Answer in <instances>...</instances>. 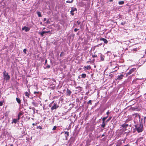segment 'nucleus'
Instances as JSON below:
<instances>
[{"instance_id": "obj_51", "label": "nucleus", "mask_w": 146, "mask_h": 146, "mask_svg": "<svg viewBox=\"0 0 146 146\" xmlns=\"http://www.w3.org/2000/svg\"><path fill=\"white\" fill-rule=\"evenodd\" d=\"M10 146H13V144H11L10 145Z\"/></svg>"}, {"instance_id": "obj_43", "label": "nucleus", "mask_w": 146, "mask_h": 146, "mask_svg": "<svg viewBox=\"0 0 146 146\" xmlns=\"http://www.w3.org/2000/svg\"><path fill=\"white\" fill-rule=\"evenodd\" d=\"M3 105V103L1 102H0V106H1Z\"/></svg>"}, {"instance_id": "obj_48", "label": "nucleus", "mask_w": 146, "mask_h": 146, "mask_svg": "<svg viewBox=\"0 0 146 146\" xmlns=\"http://www.w3.org/2000/svg\"><path fill=\"white\" fill-rule=\"evenodd\" d=\"M77 23H78V25H79L80 23V22H79L78 21H77Z\"/></svg>"}, {"instance_id": "obj_6", "label": "nucleus", "mask_w": 146, "mask_h": 146, "mask_svg": "<svg viewBox=\"0 0 146 146\" xmlns=\"http://www.w3.org/2000/svg\"><path fill=\"white\" fill-rule=\"evenodd\" d=\"M136 70L135 68H133L131 69L129 72L127 73V75H129L131 74L133 72L135 71Z\"/></svg>"}, {"instance_id": "obj_9", "label": "nucleus", "mask_w": 146, "mask_h": 146, "mask_svg": "<svg viewBox=\"0 0 146 146\" xmlns=\"http://www.w3.org/2000/svg\"><path fill=\"white\" fill-rule=\"evenodd\" d=\"M77 10L75 8H73L72 9L71 11H70V14L72 15H74V13H73V12L75 11H76Z\"/></svg>"}, {"instance_id": "obj_19", "label": "nucleus", "mask_w": 146, "mask_h": 146, "mask_svg": "<svg viewBox=\"0 0 146 146\" xmlns=\"http://www.w3.org/2000/svg\"><path fill=\"white\" fill-rule=\"evenodd\" d=\"M37 14L38 15V17H42L41 13L39 11L37 12Z\"/></svg>"}, {"instance_id": "obj_5", "label": "nucleus", "mask_w": 146, "mask_h": 146, "mask_svg": "<svg viewBox=\"0 0 146 146\" xmlns=\"http://www.w3.org/2000/svg\"><path fill=\"white\" fill-rule=\"evenodd\" d=\"M30 29V28L26 26H24L22 28V30H25V31L26 32H28L29 31Z\"/></svg>"}, {"instance_id": "obj_54", "label": "nucleus", "mask_w": 146, "mask_h": 146, "mask_svg": "<svg viewBox=\"0 0 146 146\" xmlns=\"http://www.w3.org/2000/svg\"><path fill=\"white\" fill-rule=\"evenodd\" d=\"M31 108H31V106H30V107H29V108L30 109H31Z\"/></svg>"}, {"instance_id": "obj_27", "label": "nucleus", "mask_w": 146, "mask_h": 146, "mask_svg": "<svg viewBox=\"0 0 146 146\" xmlns=\"http://www.w3.org/2000/svg\"><path fill=\"white\" fill-rule=\"evenodd\" d=\"M96 52H94V54L92 55V57L93 58H95V57H97V55H96V54H95V53Z\"/></svg>"}, {"instance_id": "obj_11", "label": "nucleus", "mask_w": 146, "mask_h": 146, "mask_svg": "<svg viewBox=\"0 0 146 146\" xmlns=\"http://www.w3.org/2000/svg\"><path fill=\"white\" fill-rule=\"evenodd\" d=\"M84 70H89L91 69V66L90 65L88 66H84Z\"/></svg>"}, {"instance_id": "obj_61", "label": "nucleus", "mask_w": 146, "mask_h": 146, "mask_svg": "<svg viewBox=\"0 0 146 146\" xmlns=\"http://www.w3.org/2000/svg\"><path fill=\"white\" fill-rule=\"evenodd\" d=\"M146 95V93H145V94H144V95Z\"/></svg>"}, {"instance_id": "obj_58", "label": "nucleus", "mask_w": 146, "mask_h": 146, "mask_svg": "<svg viewBox=\"0 0 146 146\" xmlns=\"http://www.w3.org/2000/svg\"><path fill=\"white\" fill-rule=\"evenodd\" d=\"M78 78H80V76H78Z\"/></svg>"}, {"instance_id": "obj_33", "label": "nucleus", "mask_w": 146, "mask_h": 146, "mask_svg": "<svg viewBox=\"0 0 146 146\" xmlns=\"http://www.w3.org/2000/svg\"><path fill=\"white\" fill-rule=\"evenodd\" d=\"M36 128L37 129H42V127L40 126H37V127Z\"/></svg>"}, {"instance_id": "obj_12", "label": "nucleus", "mask_w": 146, "mask_h": 146, "mask_svg": "<svg viewBox=\"0 0 146 146\" xmlns=\"http://www.w3.org/2000/svg\"><path fill=\"white\" fill-rule=\"evenodd\" d=\"M65 134L66 135L65 137H66V140H67V137H68L69 135V132L67 131H65L64 132Z\"/></svg>"}, {"instance_id": "obj_59", "label": "nucleus", "mask_w": 146, "mask_h": 146, "mask_svg": "<svg viewBox=\"0 0 146 146\" xmlns=\"http://www.w3.org/2000/svg\"><path fill=\"white\" fill-rule=\"evenodd\" d=\"M22 1H25V0H22Z\"/></svg>"}, {"instance_id": "obj_42", "label": "nucleus", "mask_w": 146, "mask_h": 146, "mask_svg": "<svg viewBox=\"0 0 146 146\" xmlns=\"http://www.w3.org/2000/svg\"><path fill=\"white\" fill-rule=\"evenodd\" d=\"M50 32V31H45V33H49Z\"/></svg>"}, {"instance_id": "obj_22", "label": "nucleus", "mask_w": 146, "mask_h": 146, "mask_svg": "<svg viewBox=\"0 0 146 146\" xmlns=\"http://www.w3.org/2000/svg\"><path fill=\"white\" fill-rule=\"evenodd\" d=\"M118 3L119 5H122L124 3V2L123 1H121L119 2Z\"/></svg>"}, {"instance_id": "obj_34", "label": "nucleus", "mask_w": 146, "mask_h": 146, "mask_svg": "<svg viewBox=\"0 0 146 146\" xmlns=\"http://www.w3.org/2000/svg\"><path fill=\"white\" fill-rule=\"evenodd\" d=\"M20 119V116H18H18H17V119L18 121H19V120Z\"/></svg>"}, {"instance_id": "obj_17", "label": "nucleus", "mask_w": 146, "mask_h": 146, "mask_svg": "<svg viewBox=\"0 0 146 146\" xmlns=\"http://www.w3.org/2000/svg\"><path fill=\"white\" fill-rule=\"evenodd\" d=\"M16 100L17 102H18V103L19 104H20L21 103V100L19 98H18L17 97V98H16Z\"/></svg>"}, {"instance_id": "obj_50", "label": "nucleus", "mask_w": 146, "mask_h": 146, "mask_svg": "<svg viewBox=\"0 0 146 146\" xmlns=\"http://www.w3.org/2000/svg\"><path fill=\"white\" fill-rule=\"evenodd\" d=\"M108 115H107V116L106 117H104L106 118V119L107 118H108Z\"/></svg>"}, {"instance_id": "obj_38", "label": "nucleus", "mask_w": 146, "mask_h": 146, "mask_svg": "<svg viewBox=\"0 0 146 146\" xmlns=\"http://www.w3.org/2000/svg\"><path fill=\"white\" fill-rule=\"evenodd\" d=\"M106 119V118L104 117H103L102 119V121H105Z\"/></svg>"}, {"instance_id": "obj_56", "label": "nucleus", "mask_w": 146, "mask_h": 146, "mask_svg": "<svg viewBox=\"0 0 146 146\" xmlns=\"http://www.w3.org/2000/svg\"><path fill=\"white\" fill-rule=\"evenodd\" d=\"M134 50H136L137 49L136 48H135V49H134Z\"/></svg>"}, {"instance_id": "obj_44", "label": "nucleus", "mask_w": 146, "mask_h": 146, "mask_svg": "<svg viewBox=\"0 0 146 146\" xmlns=\"http://www.w3.org/2000/svg\"><path fill=\"white\" fill-rule=\"evenodd\" d=\"M47 60H45V64H47Z\"/></svg>"}, {"instance_id": "obj_41", "label": "nucleus", "mask_w": 146, "mask_h": 146, "mask_svg": "<svg viewBox=\"0 0 146 146\" xmlns=\"http://www.w3.org/2000/svg\"><path fill=\"white\" fill-rule=\"evenodd\" d=\"M50 67V65H47L46 66V68H49Z\"/></svg>"}, {"instance_id": "obj_55", "label": "nucleus", "mask_w": 146, "mask_h": 146, "mask_svg": "<svg viewBox=\"0 0 146 146\" xmlns=\"http://www.w3.org/2000/svg\"><path fill=\"white\" fill-rule=\"evenodd\" d=\"M104 136V134H103V135H102V137Z\"/></svg>"}, {"instance_id": "obj_47", "label": "nucleus", "mask_w": 146, "mask_h": 146, "mask_svg": "<svg viewBox=\"0 0 146 146\" xmlns=\"http://www.w3.org/2000/svg\"><path fill=\"white\" fill-rule=\"evenodd\" d=\"M46 18H44V19L43 21H46Z\"/></svg>"}, {"instance_id": "obj_49", "label": "nucleus", "mask_w": 146, "mask_h": 146, "mask_svg": "<svg viewBox=\"0 0 146 146\" xmlns=\"http://www.w3.org/2000/svg\"><path fill=\"white\" fill-rule=\"evenodd\" d=\"M34 94H36V93H38V92H34Z\"/></svg>"}, {"instance_id": "obj_31", "label": "nucleus", "mask_w": 146, "mask_h": 146, "mask_svg": "<svg viewBox=\"0 0 146 146\" xmlns=\"http://www.w3.org/2000/svg\"><path fill=\"white\" fill-rule=\"evenodd\" d=\"M27 49H24L23 50V52H24V53L25 54H26V51H27Z\"/></svg>"}, {"instance_id": "obj_35", "label": "nucleus", "mask_w": 146, "mask_h": 146, "mask_svg": "<svg viewBox=\"0 0 146 146\" xmlns=\"http://www.w3.org/2000/svg\"><path fill=\"white\" fill-rule=\"evenodd\" d=\"M31 109L33 111H34V112L35 113V108H34L33 107L32 108H31Z\"/></svg>"}, {"instance_id": "obj_40", "label": "nucleus", "mask_w": 146, "mask_h": 146, "mask_svg": "<svg viewBox=\"0 0 146 146\" xmlns=\"http://www.w3.org/2000/svg\"><path fill=\"white\" fill-rule=\"evenodd\" d=\"M32 103L34 106H36V103L34 102H33Z\"/></svg>"}, {"instance_id": "obj_15", "label": "nucleus", "mask_w": 146, "mask_h": 146, "mask_svg": "<svg viewBox=\"0 0 146 146\" xmlns=\"http://www.w3.org/2000/svg\"><path fill=\"white\" fill-rule=\"evenodd\" d=\"M66 93L67 95L70 96L72 93L71 91L69 89H67L66 91Z\"/></svg>"}, {"instance_id": "obj_62", "label": "nucleus", "mask_w": 146, "mask_h": 146, "mask_svg": "<svg viewBox=\"0 0 146 146\" xmlns=\"http://www.w3.org/2000/svg\"><path fill=\"white\" fill-rule=\"evenodd\" d=\"M129 126H131V125L130 124Z\"/></svg>"}, {"instance_id": "obj_8", "label": "nucleus", "mask_w": 146, "mask_h": 146, "mask_svg": "<svg viewBox=\"0 0 146 146\" xmlns=\"http://www.w3.org/2000/svg\"><path fill=\"white\" fill-rule=\"evenodd\" d=\"M99 54L100 55V57L101 58V60L102 61H103L104 60L105 56L104 55H103L101 53H100Z\"/></svg>"}, {"instance_id": "obj_63", "label": "nucleus", "mask_w": 146, "mask_h": 146, "mask_svg": "<svg viewBox=\"0 0 146 146\" xmlns=\"http://www.w3.org/2000/svg\"><path fill=\"white\" fill-rule=\"evenodd\" d=\"M47 23H48V21H47Z\"/></svg>"}, {"instance_id": "obj_16", "label": "nucleus", "mask_w": 146, "mask_h": 146, "mask_svg": "<svg viewBox=\"0 0 146 146\" xmlns=\"http://www.w3.org/2000/svg\"><path fill=\"white\" fill-rule=\"evenodd\" d=\"M39 34H40L41 36L42 37L44 36V34L45 33V31H42V32H39L38 33Z\"/></svg>"}, {"instance_id": "obj_13", "label": "nucleus", "mask_w": 146, "mask_h": 146, "mask_svg": "<svg viewBox=\"0 0 146 146\" xmlns=\"http://www.w3.org/2000/svg\"><path fill=\"white\" fill-rule=\"evenodd\" d=\"M129 126V125L128 124H123L121 126L123 128H126L127 127Z\"/></svg>"}, {"instance_id": "obj_21", "label": "nucleus", "mask_w": 146, "mask_h": 146, "mask_svg": "<svg viewBox=\"0 0 146 146\" xmlns=\"http://www.w3.org/2000/svg\"><path fill=\"white\" fill-rule=\"evenodd\" d=\"M65 55V53L63 52H61L60 54V57H62V56H64Z\"/></svg>"}, {"instance_id": "obj_20", "label": "nucleus", "mask_w": 146, "mask_h": 146, "mask_svg": "<svg viewBox=\"0 0 146 146\" xmlns=\"http://www.w3.org/2000/svg\"><path fill=\"white\" fill-rule=\"evenodd\" d=\"M82 78H84L86 77V74H82L81 75Z\"/></svg>"}, {"instance_id": "obj_46", "label": "nucleus", "mask_w": 146, "mask_h": 146, "mask_svg": "<svg viewBox=\"0 0 146 146\" xmlns=\"http://www.w3.org/2000/svg\"><path fill=\"white\" fill-rule=\"evenodd\" d=\"M100 45V44H99L97 45H96L94 46V47H98L99 45Z\"/></svg>"}, {"instance_id": "obj_2", "label": "nucleus", "mask_w": 146, "mask_h": 146, "mask_svg": "<svg viewBox=\"0 0 146 146\" xmlns=\"http://www.w3.org/2000/svg\"><path fill=\"white\" fill-rule=\"evenodd\" d=\"M4 79L7 80H9L10 79V76L8 75V73H7L6 71H4L3 72Z\"/></svg>"}, {"instance_id": "obj_32", "label": "nucleus", "mask_w": 146, "mask_h": 146, "mask_svg": "<svg viewBox=\"0 0 146 146\" xmlns=\"http://www.w3.org/2000/svg\"><path fill=\"white\" fill-rule=\"evenodd\" d=\"M73 0H72L71 1H66V2L67 3H72L73 2Z\"/></svg>"}, {"instance_id": "obj_1", "label": "nucleus", "mask_w": 146, "mask_h": 146, "mask_svg": "<svg viewBox=\"0 0 146 146\" xmlns=\"http://www.w3.org/2000/svg\"><path fill=\"white\" fill-rule=\"evenodd\" d=\"M135 129L138 133L141 132L143 131V125L139 124H137L135 125Z\"/></svg>"}, {"instance_id": "obj_37", "label": "nucleus", "mask_w": 146, "mask_h": 146, "mask_svg": "<svg viewBox=\"0 0 146 146\" xmlns=\"http://www.w3.org/2000/svg\"><path fill=\"white\" fill-rule=\"evenodd\" d=\"M56 126H54V127H53V128L52 129V130H55L56 129Z\"/></svg>"}, {"instance_id": "obj_24", "label": "nucleus", "mask_w": 146, "mask_h": 146, "mask_svg": "<svg viewBox=\"0 0 146 146\" xmlns=\"http://www.w3.org/2000/svg\"><path fill=\"white\" fill-rule=\"evenodd\" d=\"M23 112H20L18 114V115L21 116L23 115Z\"/></svg>"}, {"instance_id": "obj_36", "label": "nucleus", "mask_w": 146, "mask_h": 146, "mask_svg": "<svg viewBox=\"0 0 146 146\" xmlns=\"http://www.w3.org/2000/svg\"><path fill=\"white\" fill-rule=\"evenodd\" d=\"M146 119V117H144V120H143L144 123H145Z\"/></svg>"}, {"instance_id": "obj_29", "label": "nucleus", "mask_w": 146, "mask_h": 146, "mask_svg": "<svg viewBox=\"0 0 146 146\" xmlns=\"http://www.w3.org/2000/svg\"><path fill=\"white\" fill-rule=\"evenodd\" d=\"M143 118H141V121H140V124H141V125H143Z\"/></svg>"}, {"instance_id": "obj_39", "label": "nucleus", "mask_w": 146, "mask_h": 146, "mask_svg": "<svg viewBox=\"0 0 146 146\" xmlns=\"http://www.w3.org/2000/svg\"><path fill=\"white\" fill-rule=\"evenodd\" d=\"M79 30V29H76V28H75L74 29V31L75 32H76L78 30Z\"/></svg>"}, {"instance_id": "obj_23", "label": "nucleus", "mask_w": 146, "mask_h": 146, "mask_svg": "<svg viewBox=\"0 0 146 146\" xmlns=\"http://www.w3.org/2000/svg\"><path fill=\"white\" fill-rule=\"evenodd\" d=\"M112 118V117L111 116H110L109 117V119H107L106 121V122H108V121H109Z\"/></svg>"}, {"instance_id": "obj_25", "label": "nucleus", "mask_w": 146, "mask_h": 146, "mask_svg": "<svg viewBox=\"0 0 146 146\" xmlns=\"http://www.w3.org/2000/svg\"><path fill=\"white\" fill-rule=\"evenodd\" d=\"M92 101L91 100H89V101L88 102L87 104L88 105L90 104V105H91L92 104Z\"/></svg>"}, {"instance_id": "obj_14", "label": "nucleus", "mask_w": 146, "mask_h": 146, "mask_svg": "<svg viewBox=\"0 0 146 146\" xmlns=\"http://www.w3.org/2000/svg\"><path fill=\"white\" fill-rule=\"evenodd\" d=\"M18 121L17 119H13L12 121L11 122L12 124L15 123L16 124Z\"/></svg>"}, {"instance_id": "obj_53", "label": "nucleus", "mask_w": 146, "mask_h": 146, "mask_svg": "<svg viewBox=\"0 0 146 146\" xmlns=\"http://www.w3.org/2000/svg\"><path fill=\"white\" fill-rule=\"evenodd\" d=\"M115 68H117V69H119V68L118 67H117V66H116L115 67Z\"/></svg>"}, {"instance_id": "obj_7", "label": "nucleus", "mask_w": 146, "mask_h": 146, "mask_svg": "<svg viewBox=\"0 0 146 146\" xmlns=\"http://www.w3.org/2000/svg\"><path fill=\"white\" fill-rule=\"evenodd\" d=\"M133 116L135 117V118L138 119L139 121L140 120V116L138 113H135L133 115Z\"/></svg>"}, {"instance_id": "obj_64", "label": "nucleus", "mask_w": 146, "mask_h": 146, "mask_svg": "<svg viewBox=\"0 0 146 146\" xmlns=\"http://www.w3.org/2000/svg\"><path fill=\"white\" fill-rule=\"evenodd\" d=\"M145 61H146V59H145Z\"/></svg>"}, {"instance_id": "obj_60", "label": "nucleus", "mask_w": 146, "mask_h": 146, "mask_svg": "<svg viewBox=\"0 0 146 146\" xmlns=\"http://www.w3.org/2000/svg\"><path fill=\"white\" fill-rule=\"evenodd\" d=\"M145 40L146 41V38H145Z\"/></svg>"}, {"instance_id": "obj_26", "label": "nucleus", "mask_w": 146, "mask_h": 146, "mask_svg": "<svg viewBox=\"0 0 146 146\" xmlns=\"http://www.w3.org/2000/svg\"><path fill=\"white\" fill-rule=\"evenodd\" d=\"M25 94L26 96L29 97V94L27 92H25Z\"/></svg>"}, {"instance_id": "obj_52", "label": "nucleus", "mask_w": 146, "mask_h": 146, "mask_svg": "<svg viewBox=\"0 0 146 146\" xmlns=\"http://www.w3.org/2000/svg\"><path fill=\"white\" fill-rule=\"evenodd\" d=\"M109 1L110 2H112L113 1V0H109Z\"/></svg>"}, {"instance_id": "obj_3", "label": "nucleus", "mask_w": 146, "mask_h": 146, "mask_svg": "<svg viewBox=\"0 0 146 146\" xmlns=\"http://www.w3.org/2000/svg\"><path fill=\"white\" fill-rule=\"evenodd\" d=\"M59 107V106L57 105L56 104L54 103L53 106L51 108V109L52 110H56Z\"/></svg>"}, {"instance_id": "obj_18", "label": "nucleus", "mask_w": 146, "mask_h": 146, "mask_svg": "<svg viewBox=\"0 0 146 146\" xmlns=\"http://www.w3.org/2000/svg\"><path fill=\"white\" fill-rule=\"evenodd\" d=\"M106 121H103L102 124L101 125V127L103 128H104L106 126Z\"/></svg>"}, {"instance_id": "obj_10", "label": "nucleus", "mask_w": 146, "mask_h": 146, "mask_svg": "<svg viewBox=\"0 0 146 146\" xmlns=\"http://www.w3.org/2000/svg\"><path fill=\"white\" fill-rule=\"evenodd\" d=\"M100 40L103 41L105 44H107L108 42V41L107 39L104 38H100Z\"/></svg>"}, {"instance_id": "obj_45", "label": "nucleus", "mask_w": 146, "mask_h": 146, "mask_svg": "<svg viewBox=\"0 0 146 146\" xmlns=\"http://www.w3.org/2000/svg\"><path fill=\"white\" fill-rule=\"evenodd\" d=\"M36 124H37V123H33L32 125H33L34 126V125H36Z\"/></svg>"}, {"instance_id": "obj_30", "label": "nucleus", "mask_w": 146, "mask_h": 146, "mask_svg": "<svg viewBox=\"0 0 146 146\" xmlns=\"http://www.w3.org/2000/svg\"><path fill=\"white\" fill-rule=\"evenodd\" d=\"M111 113V111H108L106 113V114L108 116L109 114Z\"/></svg>"}, {"instance_id": "obj_28", "label": "nucleus", "mask_w": 146, "mask_h": 146, "mask_svg": "<svg viewBox=\"0 0 146 146\" xmlns=\"http://www.w3.org/2000/svg\"><path fill=\"white\" fill-rule=\"evenodd\" d=\"M126 23V22L124 21L123 22H121V24L122 25H124Z\"/></svg>"}, {"instance_id": "obj_57", "label": "nucleus", "mask_w": 146, "mask_h": 146, "mask_svg": "<svg viewBox=\"0 0 146 146\" xmlns=\"http://www.w3.org/2000/svg\"><path fill=\"white\" fill-rule=\"evenodd\" d=\"M45 29V28H44L43 29V30H44V29Z\"/></svg>"}, {"instance_id": "obj_4", "label": "nucleus", "mask_w": 146, "mask_h": 146, "mask_svg": "<svg viewBox=\"0 0 146 146\" xmlns=\"http://www.w3.org/2000/svg\"><path fill=\"white\" fill-rule=\"evenodd\" d=\"M123 77H124V75L123 74H121L120 75L118 76L117 78L115 79V80H121L123 78Z\"/></svg>"}]
</instances>
